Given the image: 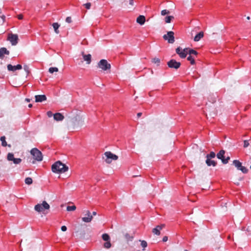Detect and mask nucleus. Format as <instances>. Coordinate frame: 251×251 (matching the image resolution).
<instances>
[{
  "label": "nucleus",
  "mask_w": 251,
  "mask_h": 251,
  "mask_svg": "<svg viewBox=\"0 0 251 251\" xmlns=\"http://www.w3.org/2000/svg\"><path fill=\"white\" fill-rule=\"evenodd\" d=\"M92 214H93L94 216H95V215H96V214H97V212H96V211H94V212H93Z\"/></svg>",
  "instance_id": "obj_48"
},
{
  "label": "nucleus",
  "mask_w": 251,
  "mask_h": 251,
  "mask_svg": "<svg viewBox=\"0 0 251 251\" xmlns=\"http://www.w3.org/2000/svg\"><path fill=\"white\" fill-rule=\"evenodd\" d=\"M203 32L202 31H201L195 36L194 40L195 41L198 42L200 41L203 37Z\"/></svg>",
  "instance_id": "obj_21"
},
{
  "label": "nucleus",
  "mask_w": 251,
  "mask_h": 251,
  "mask_svg": "<svg viewBox=\"0 0 251 251\" xmlns=\"http://www.w3.org/2000/svg\"><path fill=\"white\" fill-rule=\"evenodd\" d=\"M167 65L169 68L177 70L180 67L181 64L175 59H171L168 62Z\"/></svg>",
  "instance_id": "obj_11"
},
{
  "label": "nucleus",
  "mask_w": 251,
  "mask_h": 251,
  "mask_svg": "<svg viewBox=\"0 0 251 251\" xmlns=\"http://www.w3.org/2000/svg\"><path fill=\"white\" fill-rule=\"evenodd\" d=\"M146 18L144 16L140 15L137 18L136 22L137 23L139 24L140 25H143L144 24L145 22Z\"/></svg>",
  "instance_id": "obj_19"
},
{
  "label": "nucleus",
  "mask_w": 251,
  "mask_h": 251,
  "mask_svg": "<svg viewBox=\"0 0 251 251\" xmlns=\"http://www.w3.org/2000/svg\"><path fill=\"white\" fill-rule=\"evenodd\" d=\"M50 208V205L46 201H43L42 203H38L35 205L34 210L37 212L45 214V211L49 210Z\"/></svg>",
  "instance_id": "obj_2"
},
{
  "label": "nucleus",
  "mask_w": 251,
  "mask_h": 251,
  "mask_svg": "<svg viewBox=\"0 0 251 251\" xmlns=\"http://www.w3.org/2000/svg\"><path fill=\"white\" fill-rule=\"evenodd\" d=\"M174 19V17L173 16H167L165 19V21L166 23H170L171 22V20L172 19Z\"/></svg>",
  "instance_id": "obj_29"
},
{
  "label": "nucleus",
  "mask_w": 251,
  "mask_h": 251,
  "mask_svg": "<svg viewBox=\"0 0 251 251\" xmlns=\"http://www.w3.org/2000/svg\"><path fill=\"white\" fill-rule=\"evenodd\" d=\"M61 229L62 231H65L67 230V227L65 226H61Z\"/></svg>",
  "instance_id": "obj_43"
},
{
  "label": "nucleus",
  "mask_w": 251,
  "mask_h": 251,
  "mask_svg": "<svg viewBox=\"0 0 251 251\" xmlns=\"http://www.w3.org/2000/svg\"><path fill=\"white\" fill-rule=\"evenodd\" d=\"M58 71V69L56 67H51L49 69V72L50 73L52 74L54 72H57Z\"/></svg>",
  "instance_id": "obj_33"
},
{
  "label": "nucleus",
  "mask_w": 251,
  "mask_h": 251,
  "mask_svg": "<svg viewBox=\"0 0 251 251\" xmlns=\"http://www.w3.org/2000/svg\"><path fill=\"white\" fill-rule=\"evenodd\" d=\"M152 61L153 63L156 64L157 65H159L160 60L158 58H154L152 59Z\"/></svg>",
  "instance_id": "obj_36"
},
{
  "label": "nucleus",
  "mask_w": 251,
  "mask_h": 251,
  "mask_svg": "<svg viewBox=\"0 0 251 251\" xmlns=\"http://www.w3.org/2000/svg\"><path fill=\"white\" fill-rule=\"evenodd\" d=\"M165 40H167L169 43L173 44L175 42L174 32L173 31H168L167 34L163 36Z\"/></svg>",
  "instance_id": "obj_6"
},
{
  "label": "nucleus",
  "mask_w": 251,
  "mask_h": 251,
  "mask_svg": "<svg viewBox=\"0 0 251 251\" xmlns=\"http://www.w3.org/2000/svg\"><path fill=\"white\" fill-rule=\"evenodd\" d=\"M161 15H163V16H164L166 14H169L170 13V11L166 10V9H164V10H163L161 11Z\"/></svg>",
  "instance_id": "obj_37"
},
{
  "label": "nucleus",
  "mask_w": 251,
  "mask_h": 251,
  "mask_svg": "<svg viewBox=\"0 0 251 251\" xmlns=\"http://www.w3.org/2000/svg\"><path fill=\"white\" fill-rule=\"evenodd\" d=\"M164 227V224L157 226L155 228L152 229V232L155 235H159L160 234V230H162Z\"/></svg>",
  "instance_id": "obj_12"
},
{
  "label": "nucleus",
  "mask_w": 251,
  "mask_h": 251,
  "mask_svg": "<svg viewBox=\"0 0 251 251\" xmlns=\"http://www.w3.org/2000/svg\"><path fill=\"white\" fill-rule=\"evenodd\" d=\"M8 40H9L12 45L15 46L18 44L19 38L17 34L10 33L8 36Z\"/></svg>",
  "instance_id": "obj_10"
},
{
  "label": "nucleus",
  "mask_w": 251,
  "mask_h": 251,
  "mask_svg": "<svg viewBox=\"0 0 251 251\" xmlns=\"http://www.w3.org/2000/svg\"><path fill=\"white\" fill-rule=\"evenodd\" d=\"M24 69L26 72L27 74H28L30 73L29 68L27 65H24Z\"/></svg>",
  "instance_id": "obj_38"
},
{
  "label": "nucleus",
  "mask_w": 251,
  "mask_h": 251,
  "mask_svg": "<svg viewBox=\"0 0 251 251\" xmlns=\"http://www.w3.org/2000/svg\"><path fill=\"white\" fill-rule=\"evenodd\" d=\"M9 51L8 50L5 48H1L0 49V58L3 59L4 58V54H9Z\"/></svg>",
  "instance_id": "obj_17"
},
{
  "label": "nucleus",
  "mask_w": 251,
  "mask_h": 251,
  "mask_svg": "<svg viewBox=\"0 0 251 251\" xmlns=\"http://www.w3.org/2000/svg\"><path fill=\"white\" fill-rule=\"evenodd\" d=\"M104 155L106 157L105 161L108 164L111 163L112 160H116L118 158V156L117 155L113 154L110 151L105 152L104 153Z\"/></svg>",
  "instance_id": "obj_5"
},
{
  "label": "nucleus",
  "mask_w": 251,
  "mask_h": 251,
  "mask_svg": "<svg viewBox=\"0 0 251 251\" xmlns=\"http://www.w3.org/2000/svg\"><path fill=\"white\" fill-rule=\"evenodd\" d=\"M142 114V113H141V112H139V113H137V117H138V118H139L140 117H141Z\"/></svg>",
  "instance_id": "obj_47"
},
{
  "label": "nucleus",
  "mask_w": 251,
  "mask_h": 251,
  "mask_svg": "<svg viewBox=\"0 0 251 251\" xmlns=\"http://www.w3.org/2000/svg\"><path fill=\"white\" fill-rule=\"evenodd\" d=\"M184 251H188V250H185Z\"/></svg>",
  "instance_id": "obj_54"
},
{
  "label": "nucleus",
  "mask_w": 251,
  "mask_h": 251,
  "mask_svg": "<svg viewBox=\"0 0 251 251\" xmlns=\"http://www.w3.org/2000/svg\"><path fill=\"white\" fill-rule=\"evenodd\" d=\"M51 170L53 173L61 174L67 172L68 170V167L58 161L52 164Z\"/></svg>",
  "instance_id": "obj_1"
},
{
  "label": "nucleus",
  "mask_w": 251,
  "mask_h": 251,
  "mask_svg": "<svg viewBox=\"0 0 251 251\" xmlns=\"http://www.w3.org/2000/svg\"><path fill=\"white\" fill-rule=\"evenodd\" d=\"M66 22L68 23H71L72 22V19L71 17H67L66 19Z\"/></svg>",
  "instance_id": "obj_41"
},
{
  "label": "nucleus",
  "mask_w": 251,
  "mask_h": 251,
  "mask_svg": "<svg viewBox=\"0 0 251 251\" xmlns=\"http://www.w3.org/2000/svg\"><path fill=\"white\" fill-rule=\"evenodd\" d=\"M247 19L248 20H249L250 19V17L249 16H248V17H247Z\"/></svg>",
  "instance_id": "obj_50"
},
{
  "label": "nucleus",
  "mask_w": 251,
  "mask_h": 251,
  "mask_svg": "<svg viewBox=\"0 0 251 251\" xmlns=\"http://www.w3.org/2000/svg\"><path fill=\"white\" fill-rule=\"evenodd\" d=\"M22 69V66L20 64H18L16 66H12L11 64L7 65V69L9 71L15 72L17 70H21Z\"/></svg>",
  "instance_id": "obj_13"
},
{
  "label": "nucleus",
  "mask_w": 251,
  "mask_h": 251,
  "mask_svg": "<svg viewBox=\"0 0 251 251\" xmlns=\"http://www.w3.org/2000/svg\"><path fill=\"white\" fill-rule=\"evenodd\" d=\"M76 209V206L75 205L68 206L67 207V210L68 211H74Z\"/></svg>",
  "instance_id": "obj_32"
},
{
  "label": "nucleus",
  "mask_w": 251,
  "mask_h": 251,
  "mask_svg": "<svg viewBox=\"0 0 251 251\" xmlns=\"http://www.w3.org/2000/svg\"><path fill=\"white\" fill-rule=\"evenodd\" d=\"M26 100L27 101H29V99H26Z\"/></svg>",
  "instance_id": "obj_51"
},
{
  "label": "nucleus",
  "mask_w": 251,
  "mask_h": 251,
  "mask_svg": "<svg viewBox=\"0 0 251 251\" xmlns=\"http://www.w3.org/2000/svg\"><path fill=\"white\" fill-rule=\"evenodd\" d=\"M47 114L49 117H51L53 115L52 112H51L50 111H48Z\"/></svg>",
  "instance_id": "obj_42"
},
{
  "label": "nucleus",
  "mask_w": 251,
  "mask_h": 251,
  "mask_svg": "<svg viewBox=\"0 0 251 251\" xmlns=\"http://www.w3.org/2000/svg\"><path fill=\"white\" fill-rule=\"evenodd\" d=\"M168 237L166 236H165L163 237V238L162 239V241H163V242H165L168 240Z\"/></svg>",
  "instance_id": "obj_44"
},
{
  "label": "nucleus",
  "mask_w": 251,
  "mask_h": 251,
  "mask_svg": "<svg viewBox=\"0 0 251 251\" xmlns=\"http://www.w3.org/2000/svg\"><path fill=\"white\" fill-rule=\"evenodd\" d=\"M32 163L34 164L35 163V161H33Z\"/></svg>",
  "instance_id": "obj_52"
},
{
  "label": "nucleus",
  "mask_w": 251,
  "mask_h": 251,
  "mask_svg": "<svg viewBox=\"0 0 251 251\" xmlns=\"http://www.w3.org/2000/svg\"><path fill=\"white\" fill-rule=\"evenodd\" d=\"M0 141H1V145L3 147H6L8 146L9 147H11V145H7V143L5 141V136H1L0 138Z\"/></svg>",
  "instance_id": "obj_23"
},
{
  "label": "nucleus",
  "mask_w": 251,
  "mask_h": 251,
  "mask_svg": "<svg viewBox=\"0 0 251 251\" xmlns=\"http://www.w3.org/2000/svg\"><path fill=\"white\" fill-rule=\"evenodd\" d=\"M129 4L133 6L134 5V1L133 0H129Z\"/></svg>",
  "instance_id": "obj_45"
},
{
  "label": "nucleus",
  "mask_w": 251,
  "mask_h": 251,
  "mask_svg": "<svg viewBox=\"0 0 251 251\" xmlns=\"http://www.w3.org/2000/svg\"><path fill=\"white\" fill-rule=\"evenodd\" d=\"M14 154L12 153H8L7 156V159L9 161H13L14 159Z\"/></svg>",
  "instance_id": "obj_27"
},
{
  "label": "nucleus",
  "mask_w": 251,
  "mask_h": 251,
  "mask_svg": "<svg viewBox=\"0 0 251 251\" xmlns=\"http://www.w3.org/2000/svg\"><path fill=\"white\" fill-rule=\"evenodd\" d=\"M30 153L32 155L35 161H41L43 160L42 152L37 148H33L30 151Z\"/></svg>",
  "instance_id": "obj_3"
},
{
  "label": "nucleus",
  "mask_w": 251,
  "mask_h": 251,
  "mask_svg": "<svg viewBox=\"0 0 251 251\" xmlns=\"http://www.w3.org/2000/svg\"><path fill=\"white\" fill-rule=\"evenodd\" d=\"M225 151L223 150H221L217 154V157L218 159H221L223 164H227L230 159L229 156L225 158Z\"/></svg>",
  "instance_id": "obj_9"
},
{
  "label": "nucleus",
  "mask_w": 251,
  "mask_h": 251,
  "mask_svg": "<svg viewBox=\"0 0 251 251\" xmlns=\"http://www.w3.org/2000/svg\"><path fill=\"white\" fill-rule=\"evenodd\" d=\"M233 165L236 167V168L242 172L244 174H246L248 172V169L242 165L241 162L238 160H234L233 161Z\"/></svg>",
  "instance_id": "obj_8"
},
{
  "label": "nucleus",
  "mask_w": 251,
  "mask_h": 251,
  "mask_svg": "<svg viewBox=\"0 0 251 251\" xmlns=\"http://www.w3.org/2000/svg\"><path fill=\"white\" fill-rule=\"evenodd\" d=\"M188 54L190 55H193L195 57H197L198 55V52L193 49H190L188 48Z\"/></svg>",
  "instance_id": "obj_22"
},
{
  "label": "nucleus",
  "mask_w": 251,
  "mask_h": 251,
  "mask_svg": "<svg viewBox=\"0 0 251 251\" xmlns=\"http://www.w3.org/2000/svg\"><path fill=\"white\" fill-rule=\"evenodd\" d=\"M0 13H1V9H0Z\"/></svg>",
  "instance_id": "obj_53"
},
{
  "label": "nucleus",
  "mask_w": 251,
  "mask_h": 251,
  "mask_svg": "<svg viewBox=\"0 0 251 251\" xmlns=\"http://www.w3.org/2000/svg\"><path fill=\"white\" fill-rule=\"evenodd\" d=\"M32 182V179L31 177H28L25 179V183L27 185L31 184Z\"/></svg>",
  "instance_id": "obj_30"
},
{
  "label": "nucleus",
  "mask_w": 251,
  "mask_h": 251,
  "mask_svg": "<svg viewBox=\"0 0 251 251\" xmlns=\"http://www.w3.org/2000/svg\"><path fill=\"white\" fill-rule=\"evenodd\" d=\"M103 246L106 249H109L111 246L110 241H106V242L104 243Z\"/></svg>",
  "instance_id": "obj_34"
},
{
  "label": "nucleus",
  "mask_w": 251,
  "mask_h": 251,
  "mask_svg": "<svg viewBox=\"0 0 251 251\" xmlns=\"http://www.w3.org/2000/svg\"><path fill=\"white\" fill-rule=\"evenodd\" d=\"M216 154L214 152L211 151L209 154H207L206 156V158L212 159L215 158Z\"/></svg>",
  "instance_id": "obj_26"
},
{
  "label": "nucleus",
  "mask_w": 251,
  "mask_h": 251,
  "mask_svg": "<svg viewBox=\"0 0 251 251\" xmlns=\"http://www.w3.org/2000/svg\"><path fill=\"white\" fill-rule=\"evenodd\" d=\"M81 54L83 60L86 61L87 64H90L91 62V55L90 54H85L83 51L81 52Z\"/></svg>",
  "instance_id": "obj_15"
},
{
  "label": "nucleus",
  "mask_w": 251,
  "mask_h": 251,
  "mask_svg": "<svg viewBox=\"0 0 251 251\" xmlns=\"http://www.w3.org/2000/svg\"><path fill=\"white\" fill-rule=\"evenodd\" d=\"M98 66L103 71L110 70L111 68V65L105 59L100 60L98 63Z\"/></svg>",
  "instance_id": "obj_4"
},
{
  "label": "nucleus",
  "mask_w": 251,
  "mask_h": 251,
  "mask_svg": "<svg viewBox=\"0 0 251 251\" xmlns=\"http://www.w3.org/2000/svg\"><path fill=\"white\" fill-rule=\"evenodd\" d=\"M53 118L57 121H60L64 119V117L62 114L60 113H56L53 115Z\"/></svg>",
  "instance_id": "obj_18"
},
{
  "label": "nucleus",
  "mask_w": 251,
  "mask_h": 251,
  "mask_svg": "<svg viewBox=\"0 0 251 251\" xmlns=\"http://www.w3.org/2000/svg\"><path fill=\"white\" fill-rule=\"evenodd\" d=\"M52 26L54 28V31L56 34H58L59 33V31L58 28L60 26V25L57 23H54L52 24Z\"/></svg>",
  "instance_id": "obj_24"
},
{
  "label": "nucleus",
  "mask_w": 251,
  "mask_h": 251,
  "mask_svg": "<svg viewBox=\"0 0 251 251\" xmlns=\"http://www.w3.org/2000/svg\"><path fill=\"white\" fill-rule=\"evenodd\" d=\"M187 60L190 62L191 65L195 64V57L193 55H190L187 57Z\"/></svg>",
  "instance_id": "obj_25"
},
{
  "label": "nucleus",
  "mask_w": 251,
  "mask_h": 251,
  "mask_svg": "<svg viewBox=\"0 0 251 251\" xmlns=\"http://www.w3.org/2000/svg\"><path fill=\"white\" fill-rule=\"evenodd\" d=\"M19 19L21 20L23 18V16L22 15H19L18 16Z\"/></svg>",
  "instance_id": "obj_46"
},
{
  "label": "nucleus",
  "mask_w": 251,
  "mask_h": 251,
  "mask_svg": "<svg viewBox=\"0 0 251 251\" xmlns=\"http://www.w3.org/2000/svg\"><path fill=\"white\" fill-rule=\"evenodd\" d=\"M188 48L182 49L180 47H178L176 49V51L180 58H185L188 54Z\"/></svg>",
  "instance_id": "obj_7"
},
{
  "label": "nucleus",
  "mask_w": 251,
  "mask_h": 251,
  "mask_svg": "<svg viewBox=\"0 0 251 251\" xmlns=\"http://www.w3.org/2000/svg\"><path fill=\"white\" fill-rule=\"evenodd\" d=\"M86 215L87 217H83L82 220L85 223H90L92 220L93 216L91 215V213L89 210L86 211Z\"/></svg>",
  "instance_id": "obj_14"
},
{
  "label": "nucleus",
  "mask_w": 251,
  "mask_h": 251,
  "mask_svg": "<svg viewBox=\"0 0 251 251\" xmlns=\"http://www.w3.org/2000/svg\"><path fill=\"white\" fill-rule=\"evenodd\" d=\"M91 5V4L90 2H88V3H86L84 4V6H85V7L87 9H89L90 8Z\"/></svg>",
  "instance_id": "obj_40"
},
{
  "label": "nucleus",
  "mask_w": 251,
  "mask_h": 251,
  "mask_svg": "<svg viewBox=\"0 0 251 251\" xmlns=\"http://www.w3.org/2000/svg\"><path fill=\"white\" fill-rule=\"evenodd\" d=\"M32 106V105L31 104H29L28 105V107H30V108H31Z\"/></svg>",
  "instance_id": "obj_49"
},
{
  "label": "nucleus",
  "mask_w": 251,
  "mask_h": 251,
  "mask_svg": "<svg viewBox=\"0 0 251 251\" xmlns=\"http://www.w3.org/2000/svg\"><path fill=\"white\" fill-rule=\"evenodd\" d=\"M205 162L208 166H212L213 167H215L217 165V162L216 161L210 158H206Z\"/></svg>",
  "instance_id": "obj_20"
},
{
  "label": "nucleus",
  "mask_w": 251,
  "mask_h": 251,
  "mask_svg": "<svg viewBox=\"0 0 251 251\" xmlns=\"http://www.w3.org/2000/svg\"><path fill=\"white\" fill-rule=\"evenodd\" d=\"M102 238L105 241H110V236L107 233H104L102 235Z\"/></svg>",
  "instance_id": "obj_28"
},
{
  "label": "nucleus",
  "mask_w": 251,
  "mask_h": 251,
  "mask_svg": "<svg viewBox=\"0 0 251 251\" xmlns=\"http://www.w3.org/2000/svg\"><path fill=\"white\" fill-rule=\"evenodd\" d=\"M35 101L37 102H42L47 100V97L45 95H36L35 96Z\"/></svg>",
  "instance_id": "obj_16"
},
{
  "label": "nucleus",
  "mask_w": 251,
  "mask_h": 251,
  "mask_svg": "<svg viewBox=\"0 0 251 251\" xmlns=\"http://www.w3.org/2000/svg\"><path fill=\"white\" fill-rule=\"evenodd\" d=\"M249 140H245L244 141V147L247 148L249 146Z\"/></svg>",
  "instance_id": "obj_39"
},
{
  "label": "nucleus",
  "mask_w": 251,
  "mask_h": 251,
  "mask_svg": "<svg viewBox=\"0 0 251 251\" xmlns=\"http://www.w3.org/2000/svg\"><path fill=\"white\" fill-rule=\"evenodd\" d=\"M141 242V245L143 248V250L147 247L148 244L147 242L145 240H140Z\"/></svg>",
  "instance_id": "obj_31"
},
{
  "label": "nucleus",
  "mask_w": 251,
  "mask_h": 251,
  "mask_svg": "<svg viewBox=\"0 0 251 251\" xmlns=\"http://www.w3.org/2000/svg\"><path fill=\"white\" fill-rule=\"evenodd\" d=\"M13 162L15 164H19L22 162V159L20 158H15L14 159V160H13Z\"/></svg>",
  "instance_id": "obj_35"
}]
</instances>
